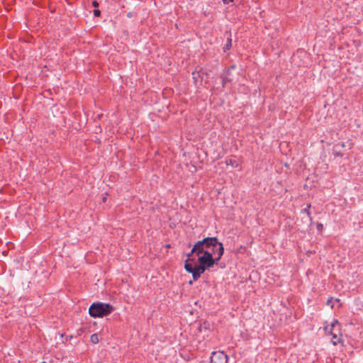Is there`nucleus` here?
<instances>
[{"instance_id":"f8f14e48","label":"nucleus","mask_w":363,"mask_h":363,"mask_svg":"<svg viewBox=\"0 0 363 363\" xmlns=\"http://www.w3.org/2000/svg\"><path fill=\"white\" fill-rule=\"evenodd\" d=\"M233 79L229 77H223L222 78V87L224 88L226 82H231Z\"/></svg>"},{"instance_id":"412c9836","label":"nucleus","mask_w":363,"mask_h":363,"mask_svg":"<svg viewBox=\"0 0 363 363\" xmlns=\"http://www.w3.org/2000/svg\"><path fill=\"white\" fill-rule=\"evenodd\" d=\"M229 68H230V69H236V65H232Z\"/></svg>"},{"instance_id":"f3484780","label":"nucleus","mask_w":363,"mask_h":363,"mask_svg":"<svg viewBox=\"0 0 363 363\" xmlns=\"http://www.w3.org/2000/svg\"><path fill=\"white\" fill-rule=\"evenodd\" d=\"M92 6L96 8L99 6V3L96 1H94L92 2Z\"/></svg>"},{"instance_id":"aec40b11","label":"nucleus","mask_w":363,"mask_h":363,"mask_svg":"<svg viewBox=\"0 0 363 363\" xmlns=\"http://www.w3.org/2000/svg\"><path fill=\"white\" fill-rule=\"evenodd\" d=\"M332 300H333V298H330V299H328V300L327 301V303H327V305H328V306H330V305L331 304V303H332Z\"/></svg>"},{"instance_id":"0eeeda50","label":"nucleus","mask_w":363,"mask_h":363,"mask_svg":"<svg viewBox=\"0 0 363 363\" xmlns=\"http://www.w3.org/2000/svg\"><path fill=\"white\" fill-rule=\"evenodd\" d=\"M206 250L203 246V242L201 240L198 241L195 243L193 247V252H196V255L203 254Z\"/></svg>"},{"instance_id":"1a4fd4ad","label":"nucleus","mask_w":363,"mask_h":363,"mask_svg":"<svg viewBox=\"0 0 363 363\" xmlns=\"http://www.w3.org/2000/svg\"><path fill=\"white\" fill-rule=\"evenodd\" d=\"M310 208H311V204L310 203L307 204V207L301 209V213L306 214V216L310 221V223L311 224L312 223V218L311 216V212L309 210Z\"/></svg>"},{"instance_id":"4be33fe9","label":"nucleus","mask_w":363,"mask_h":363,"mask_svg":"<svg viewBox=\"0 0 363 363\" xmlns=\"http://www.w3.org/2000/svg\"><path fill=\"white\" fill-rule=\"evenodd\" d=\"M318 229L319 230L320 228H323V225L322 224H318Z\"/></svg>"},{"instance_id":"f03ea898","label":"nucleus","mask_w":363,"mask_h":363,"mask_svg":"<svg viewBox=\"0 0 363 363\" xmlns=\"http://www.w3.org/2000/svg\"><path fill=\"white\" fill-rule=\"evenodd\" d=\"M113 310V306L110 303L98 302L90 306L89 313L91 317L102 318L111 313Z\"/></svg>"},{"instance_id":"f257e3e1","label":"nucleus","mask_w":363,"mask_h":363,"mask_svg":"<svg viewBox=\"0 0 363 363\" xmlns=\"http://www.w3.org/2000/svg\"><path fill=\"white\" fill-rule=\"evenodd\" d=\"M224 253L223 245L220 244L218 249V257L213 258L212 253L209 250H206L203 255L200 256L198 259L199 265L205 267L206 269L212 267L216 264L221 258Z\"/></svg>"},{"instance_id":"bb28decb","label":"nucleus","mask_w":363,"mask_h":363,"mask_svg":"<svg viewBox=\"0 0 363 363\" xmlns=\"http://www.w3.org/2000/svg\"><path fill=\"white\" fill-rule=\"evenodd\" d=\"M42 363H46V362H43Z\"/></svg>"},{"instance_id":"39448f33","label":"nucleus","mask_w":363,"mask_h":363,"mask_svg":"<svg viewBox=\"0 0 363 363\" xmlns=\"http://www.w3.org/2000/svg\"><path fill=\"white\" fill-rule=\"evenodd\" d=\"M201 241L205 250H208V249L211 247H216L217 246L219 247L220 245L223 244L222 242H218V238L216 237H207Z\"/></svg>"},{"instance_id":"20e7f679","label":"nucleus","mask_w":363,"mask_h":363,"mask_svg":"<svg viewBox=\"0 0 363 363\" xmlns=\"http://www.w3.org/2000/svg\"><path fill=\"white\" fill-rule=\"evenodd\" d=\"M211 363H227L228 356L223 352H213L211 356Z\"/></svg>"},{"instance_id":"5701e85b","label":"nucleus","mask_w":363,"mask_h":363,"mask_svg":"<svg viewBox=\"0 0 363 363\" xmlns=\"http://www.w3.org/2000/svg\"><path fill=\"white\" fill-rule=\"evenodd\" d=\"M226 72H227V74H228V75H230V68H228V69H227Z\"/></svg>"},{"instance_id":"393cba45","label":"nucleus","mask_w":363,"mask_h":363,"mask_svg":"<svg viewBox=\"0 0 363 363\" xmlns=\"http://www.w3.org/2000/svg\"><path fill=\"white\" fill-rule=\"evenodd\" d=\"M203 328H204L205 329H206V328H207V327H206V323H203Z\"/></svg>"},{"instance_id":"423d86ee","label":"nucleus","mask_w":363,"mask_h":363,"mask_svg":"<svg viewBox=\"0 0 363 363\" xmlns=\"http://www.w3.org/2000/svg\"><path fill=\"white\" fill-rule=\"evenodd\" d=\"M205 267L201 265H196L194 267L193 272H191L194 280H197L201 275L206 271Z\"/></svg>"},{"instance_id":"9b49d317","label":"nucleus","mask_w":363,"mask_h":363,"mask_svg":"<svg viewBox=\"0 0 363 363\" xmlns=\"http://www.w3.org/2000/svg\"><path fill=\"white\" fill-rule=\"evenodd\" d=\"M232 47V39L230 38H227V42L223 48L224 50H229Z\"/></svg>"},{"instance_id":"b1692460","label":"nucleus","mask_w":363,"mask_h":363,"mask_svg":"<svg viewBox=\"0 0 363 363\" xmlns=\"http://www.w3.org/2000/svg\"><path fill=\"white\" fill-rule=\"evenodd\" d=\"M340 145V146H341L342 147H345V143H341Z\"/></svg>"},{"instance_id":"6ab92c4d","label":"nucleus","mask_w":363,"mask_h":363,"mask_svg":"<svg viewBox=\"0 0 363 363\" xmlns=\"http://www.w3.org/2000/svg\"><path fill=\"white\" fill-rule=\"evenodd\" d=\"M232 1H233V0H223V2L225 4H228L229 2H232Z\"/></svg>"},{"instance_id":"9d476101","label":"nucleus","mask_w":363,"mask_h":363,"mask_svg":"<svg viewBox=\"0 0 363 363\" xmlns=\"http://www.w3.org/2000/svg\"><path fill=\"white\" fill-rule=\"evenodd\" d=\"M90 341L93 343V344H96L99 342V336L96 333H94V334H92L90 337Z\"/></svg>"},{"instance_id":"a211bd4d","label":"nucleus","mask_w":363,"mask_h":363,"mask_svg":"<svg viewBox=\"0 0 363 363\" xmlns=\"http://www.w3.org/2000/svg\"><path fill=\"white\" fill-rule=\"evenodd\" d=\"M334 155L335 157H342V155L340 152H334Z\"/></svg>"},{"instance_id":"7ed1b4c3","label":"nucleus","mask_w":363,"mask_h":363,"mask_svg":"<svg viewBox=\"0 0 363 363\" xmlns=\"http://www.w3.org/2000/svg\"><path fill=\"white\" fill-rule=\"evenodd\" d=\"M325 329L332 335L333 339L331 342L333 345H337L338 343H342L341 338V325L337 320H334L330 325L325 327Z\"/></svg>"},{"instance_id":"ddd939ff","label":"nucleus","mask_w":363,"mask_h":363,"mask_svg":"<svg viewBox=\"0 0 363 363\" xmlns=\"http://www.w3.org/2000/svg\"><path fill=\"white\" fill-rule=\"evenodd\" d=\"M211 248H212V250H211V251H210V252H211V253H212V255H213V254H214V255L218 254V246H217L216 247H211Z\"/></svg>"},{"instance_id":"a878e982","label":"nucleus","mask_w":363,"mask_h":363,"mask_svg":"<svg viewBox=\"0 0 363 363\" xmlns=\"http://www.w3.org/2000/svg\"><path fill=\"white\" fill-rule=\"evenodd\" d=\"M103 201H104V202H105L106 201V198H104Z\"/></svg>"},{"instance_id":"6e6552de","label":"nucleus","mask_w":363,"mask_h":363,"mask_svg":"<svg viewBox=\"0 0 363 363\" xmlns=\"http://www.w3.org/2000/svg\"><path fill=\"white\" fill-rule=\"evenodd\" d=\"M189 262H194V259H187L186 261H185V264H184V269H186V271L189 273H191L193 272V269L194 268V267H193L192 264L191 263H189Z\"/></svg>"},{"instance_id":"dca6fc26","label":"nucleus","mask_w":363,"mask_h":363,"mask_svg":"<svg viewBox=\"0 0 363 363\" xmlns=\"http://www.w3.org/2000/svg\"><path fill=\"white\" fill-rule=\"evenodd\" d=\"M196 74V72H192L193 78H194V79L195 81V83H196V82H197V77L195 76Z\"/></svg>"},{"instance_id":"2eb2a0df","label":"nucleus","mask_w":363,"mask_h":363,"mask_svg":"<svg viewBox=\"0 0 363 363\" xmlns=\"http://www.w3.org/2000/svg\"><path fill=\"white\" fill-rule=\"evenodd\" d=\"M194 253H196V252H193V248H192L191 252L187 254L188 259H191L190 257L194 255Z\"/></svg>"},{"instance_id":"4468645a","label":"nucleus","mask_w":363,"mask_h":363,"mask_svg":"<svg viewBox=\"0 0 363 363\" xmlns=\"http://www.w3.org/2000/svg\"><path fill=\"white\" fill-rule=\"evenodd\" d=\"M94 15L95 16H99L101 15V11L99 9H94Z\"/></svg>"}]
</instances>
